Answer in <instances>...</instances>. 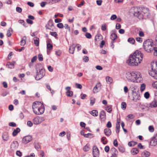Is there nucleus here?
Here are the masks:
<instances>
[{
    "mask_svg": "<svg viewBox=\"0 0 157 157\" xmlns=\"http://www.w3.org/2000/svg\"><path fill=\"white\" fill-rule=\"evenodd\" d=\"M131 13L140 19H146L150 16L149 10L146 7H134L131 8Z\"/></svg>",
    "mask_w": 157,
    "mask_h": 157,
    "instance_id": "1",
    "label": "nucleus"
},
{
    "mask_svg": "<svg viewBox=\"0 0 157 157\" xmlns=\"http://www.w3.org/2000/svg\"><path fill=\"white\" fill-rule=\"evenodd\" d=\"M143 54L139 50L136 51L132 55H130L129 59L127 60V63L129 65L136 66L140 63L142 60Z\"/></svg>",
    "mask_w": 157,
    "mask_h": 157,
    "instance_id": "2",
    "label": "nucleus"
},
{
    "mask_svg": "<svg viewBox=\"0 0 157 157\" xmlns=\"http://www.w3.org/2000/svg\"><path fill=\"white\" fill-rule=\"evenodd\" d=\"M144 50L147 52L150 53L154 51V55L157 56V48L154 47L151 40L148 39L144 41L143 44Z\"/></svg>",
    "mask_w": 157,
    "mask_h": 157,
    "instance_id": "3",
    "label": "nucleus"
},
{
    "mask_svg": "<svg viewBox=\"0 0 157 157\" xmlns=\"http://www.w3.org/2000/svg\"><path fill=\"white\" fill-rule=\"evenodd\" d=\"M32 108L34 113L37 115L43 114L44 110V105L43 103H41L38 101L33 102Z\"/></svg>",
    "mask_w": 157,
    "mask_h": 157,
    "instance_id": "4",
    "label": "nucleus"
},
{
    "mask_svg": "<svg viewBox=\"0 0 157 157\" xmlns=\"http://www.w3.org/2000/svg\"><path fill=\"white\" fill-rule=\"evenodd\" d=\"M133 75L132 76L135 77L134 78V82H140L142 80V78L141 76V74L139 72H133Z\"/></svg>",
    "mask_w": 157,
    "mask_h": 157,
    "instance_id": "5",
    "label": "nucleus"
},
{
    "mask_svg": "<svg viewBox=\"0 0 157 157\" xmlns=\"http://www.w3.org/2000/svg\"><path fill=\"white\" fill-rule=\"evenodd\" d=\"M36 67V73L42 74L44 76L45 75L44 69L41 64H37Z\"/></svg>",
    "mask_w": 157,
    "mask_h": 157,
    "instance_id": "6",
    "label": "nucleus"
},
{
    "mask_svg": "<svg viewBox=\"0 0 157 157\" xmlns=\"http://www.w3.org/2000/svg\"><path fill=\"white\" fill-rule=\"evenodd\" d=\"M151 67V70L149 71V75L152 77L156 78L157 77V70L154 67L153 65H152Z\"/></svg>",
    "mask_w": 157,
    "mask_h": 157,
    "instance_id": "7",
    "label": "nucleus"
},
{
    "mask_svg": "<svg viewBox=\"0 0 157 157\" xmlns=\"http://www.w3.org/2000/svg\"><path fill=\"white\" fill-rule=\"evenodd\" d=\"M117 35L115 33H112L110 35V38L112 40L111 47L112 48H114V45L113 44L115 42V40L117 38Z\"/></svg>",
    "mask_w": 157,
    "mask_h": 157,
    "instance_id": "8",
    "label": "nucleus"
},
{
    "mask_svg": "<svg viewBox=\"0 0 157 157\" xmlns=\"http://www.w3.org/2000/svg\"><path fill=\"white\" fill-rule=\"evenodd\" d=\"M133 72H132L131 73L129 72H128L126 74V78L128 80V81L130 82H134V76H132L133 75Z\"/></svg>",
    "mask_w": 157,
    "mask_h": 157,
    "instance_id": "9",
    "label": "nucleus"
},
{
    "mask_svg": "<svg viewBox=\"0 0 157 157\" xmlns=\"http://www.w3.org/2000/svg\"><path fill=\"white\" fill-rule=\"evenodd\" d=\"M45 27L46 29H49L50 30L53 31L54 26L52 21L49 20Z\"/></svg>",
    "mask_w": 157,
    "mask_h": 157,
    "instance_id": "10",
    "label": "nucleus"
},
{
    "mask_svg": "<svg viewBox=\"0 0 157 157\" xmlns=\"http://www.w3.org/2000/svg\"><path fill=\"white\" fill-rule=\"evenodd\" d=\"M32 139V137L30 135H28L25 136L22 139V141L23 143L27 144L30 142Z\"/></svg>",
    "mask_w": 157,
    "mask_h": 157,
    "instance_id": "11",
    "label": "nucleus"
},
{
    "mask_svg": "<svg viewBox=\"0 0 157 157\" xmlns=\"http://www.w3.org/2000/svg\"><path fill=\"white\" fill-rule=\"evenodd\" d=\"M93 154L94 157H98L99 152L98 147L96 146H94L93 148Z\"/></svg>",
    "mask_w": 157,
    "mask_h": 157,
    "instance_id": "12",
    "label": "nucleus"
},
{
    "mask_svg": "<svg viewBox=\"0 0 157 157\" xmlns=\"http://www.w3.org/2000/svg\"><path fill=\"white\" fill-rule=\"evenodd\" d=\"M120 118H117L116 124V132L117 134H118L120 132Z\"/></svg>",
    "mask_w": 157,
    "mask_h": 157,
    "instance_id": "13",
    "label": "nucleus"
},
{
    "mask_svg": "<svg viewBox=\"0 0 157 157\" xmlns=\"http://www.w3.org/2000/svg\"><path fill=\"white\" fill-rule=\"evenodd\" d=\"M44 120V118H34L33 120V122L34 124H38Z\"/></svg>",
    "mask_w": 157,
    "mask_h": 157,
    "instance_id": "14",
    "label": "nucleus"
},
{
    "mask_svg": "<svg viewBox=\"0 0 157 157\" xmlns=\"http://www.w3.org/2000/svg\"><path fill=\"white\" fill-rule=\"evenodd\" d=\"M18 146V143L17 141H14L11 144V148L12 150L17 149Z\"/></svg>",
    "mask_w": 157,
    "mask_h": 157,
    "instance_id": "15",
    "label": "nucleus"
},
{
    "mask_svg": "<svg viewBox=\"0 0 157 157\" xmlns=\"http://www.w3.org/2000/svg\"><path fill=\"white\" fill-rule=\"evenodd\" d=\"M101 87V84L100 83H98L94 87L93 89V92L94 93L98 92V89H100Z\"/></svg>",
    "mask_w": 157,
    "mask_h": 157,
    "instance_id": "16",
    "label": "nucleus"
},
{
    "mask_svg": "<svg viewBox=\"0 0 157 157\" xmlns=\"http://www.w3.org/2000/svg\"><path fill=\"white\" fill-rule=\"evenodd\" d=\"M104 132L105 134L108 136H110L111 133V130L108 128L105 129L104 130Z\"/></svg>",
    "mask_w": 157,
    "mask_h": 157,
    "instance_id": "17",
    "label": "nucleus"
},
{
    "mask_svg": "<svg viewBox=\"0 0 157 157\" xmlns=\"http://www.w3.org/2000/svg\"><path fill=\"white\" fill-rule=\"evenodd\" d=\"M149 106L150 108L156 107L157 106V104H156V101L154 100L153 101H152L151 103L149 104Z\"/></svg>",
    "mask_w": 157,
    "mask_h": 157,
    "instance_id": "18",
    "label": "nucleus"
},
{
    "mask_svg": "<svg viewBox=\"0 0 157 157\" xmlns=\"http://www.w3.org/2000/svg\"><path fill=\"white\" fill-rule=\"evenodd\" d=\"M20 129L19 128H17L15 129H14L12 133V135L13 136H16L18 133L20 131Z\"/></svg>",
    "mask_w": 157,
    "mask_h": 157,
    "instance_id": "19",
    "label": "nucleus"
},
{
    "mask_svg": "<svg viewBox=\"0 0 157 157\" xmlns=\"http://www.w3.org/2000/svg\"><path fill=\"white\" fill-rule=\"evenodd\" d=\"M34 43L36 46H38L39 45V39L38 37H36L33 38Z\"/></svg>",
    "mask_w": 157,
    "mask_h": 157,
    "instance_id": "20",
    "label": "nucleus"
},
{
    "mask_svg": "<svg viewBox=\"0 0 157 157\" xmlns=\"http://www.w3.org/2000/svg\"><path fill=\"white\" fill-rule=\"evenodd\" d=\"M47 49L51 51L52 50L53 48L52 45L50 43L48 42V41H47Z\"/></svg>",
    "mask_w": 157,
    "mask_h": 157,
    "instance_id": "21",
    "label": "nucleus"
},
{
    "mask_svg": "<svg viewBox=\"0 0 157 157\" xmlns=\"http://www.w3.org/2000/svg\"><path fill=\"white\" fill-rule=\"evenodd\" d=\"M139 152V150L137 148H134L131 150V153L132 155H135L137 154Z\"/></svg>",
    "mask_w": 157,
    "mask_h": 157,
    "instance_id": "22",
    "label": "nucleus"
},
{
    "mask_svg": "<svg viewBox=\"0 0 157 157\" xmlns=\"http://www.w3.org/2000/svg\"><path fill=\"white\" fill-rule=\"evenodd\" d=\"M13 31V30L11 28H10L7 30L6 35L8 37H10Z\"/></svg>",
    "mask_w": 157,
    "mask_h": 157,
    "instance_id": "23",
    "label": "nucleus"
},
{
    "mask_svg": "<svg viewBox=\"0 0 157 157\" xmlns=\"http://www.w3.org/2000/svg\"><path fill=\"white\" fill-rule=\"evenodd\" d=\"M110 151H112V155H117L118 153V151L114 147H113L111 148L110 149Z\"/></svg>",
    "mask_w": 157,
    "mask_h": 157,
    "instance_id": "24",
    "label": "nucleus"
},
{
    "mask_svg": "<svg viewBox=\"0 0 157 157\" xmlns=\"http://www.w3.org/2000/svg\"><path fill=\"white\" fill-rule=\"evenodd\" d=\"M43 76H43L42 74L36 73V75L35 77V78L37 80H39L42 78Z\"/></svg>",
    "mask_w": 157,
    "mask_h": 157,
    "instance_id": "25",
    "label": "nucleus"
},
{
    "mask_svg": "<svg viewBox=\"0 0 157 157\" xmlns=\"http://www.w3.org/2000/svg\"><path fill=\"white\" fill-rule=\"evenodd\" d=\"M106 80L107 82L109 84H110L112 82H113V79L112 78L109 77L107 76L106 77Z\"/></svg>",
    "mask_w": 157,
    "mask_h": 157,
    "instance_id": "26",
    "label": "nucleus"
},
{
    "mask_svg": "<svg viewBox=\"0 0 157 157\" xmlns=\"http://www.w3.org/2000/svg\"><path fill=\"white\" fill-rule=\"evenodd\" d=\"M26 39V36H24L22 38L21 41V46H24L25 44V40Z\"/></svg>",
    "mask_w": 157,
    "mask_h": 157,
    "instance_id": "27",
    "label": "nucleus"
},
{
    "mask_svg": "<svg viewBox=\"0 0 157 157\" xmlns=\"http://www.w3.org/2000/svg\"><path fill=\"white\" fill-rule=\"evenodd\" d=\"M76 47V46H74V47L71 48V47H70L69 48V52L70 53L73 54L74 53V51L75 48Z\"/></svg>",
    "mask_w": 157,
    "mask_h": 157,
    "instance_id": "28",
    "label": "nucleus"
},
{
    "mask_svg": "<svg viewBox=\"0 0 157 157\" xmlns=\"http://www.w3.org/2000/svg\"><path fill=\"white\" fill-rule=\"evenodd\" d=\"M7 66L8 67V68L10 69H12L14 67V64L13 63H11L8 62L7 64Z\"/></svg>",
    "mask_w": 157,
    "mask_h": 157,
    "instance_id": "29",
    "label": "nucleus"
},
{
    "mask_svg": "<svg viewBox=\"0 0 157 157\" xmlns=\"http://www.w3.org/2000/svg\"><path fill=\"white\" fill-rule=\"evenodd\" d=\"M150 144L152 145L155 146L157 144V141L152 138L151 140Z\"/></svg>",
    "mask_w": 157,
    "mask_h": 157,
    "instance_id": "30",
    "label": "nucleus"
},
{
    "mask_svg": "<svg viewBox=\"0 0 157 157\" xmlns=\"http://www.w3.org/2000/svg\"><path fill=\"white\" fill-rule=\"evenodd\" d=\"M90 114L96 117L98 116V111L95 110H93L91 111Z\"/></svg>",
    "mask_w": 157,
    "mask_h": 157,
    "instance_id": "31",
    "label": "nucleus"
},
{
    "mask_svg": "<svg viewBox=\"0 0 157 157\" xmlns=\"http://www.w3.org/2000/svg\"><path fill=\"white\" fill-rule=\"evenodd\" d=\"M137 144V143L136 142L134 141H131L128 142V145L130 147H132L135 146Z\"/></svg>",
    "mask_w": 157,
    "mask_h": 157,
    "instance_id": "32",
    "label": "nucleus"
},
{
    "mask_svg": "<svg viewBox=\"0 0 157 157\" xmlns=\"http://www.w3.org/2000/svg\"><path fill=\"white\" fill-rule=\"evenodd\" d=\"M100 118H105V113L104 111L102 110L101 111L100 114Z\"/></svg>",
    "mask_w": 157,
    "mask_h": 157,
    "instance_id": "33",
    "label": "nucleus"
},
{
    "mask_svg": "<svg viewBox=\"0 0 157 157\" xmlns=\"http://www.w3.org/2000/svg\"><path fill=\"white\" fill-rule=\"evenodd\" d=\"M128 41L131 44H134L135 42V40L133 38H129L128 39Z\"/></svg>",
    "mask_w": 157,
    "mask_h": 157,
    "instance_id": "34",
    "label": "nucleus"
},
{
    "mask_svg": "<svg viewBox=\"0 0 157 157\" xmlns=\"http://www.w3.org/2000/svg\"><path fill=\"white\" fill-rule=\"evenodd\" d=\"M95 99L91 97L90 98V105L91 106H92L94 105V104L95 102Z\"/></svg>",
    "mask_w": 157,
    "mask_h": 157,
    "instance_id": "35",
    "label": "nucleus"
},
{
    "mask_svg": "<svg viewBox=\"0 0 157 157\" xmlns=\"http://www.w3.org/2000/svg\"><path fill=\"white\" fill-rule=\"evenodd\" d=\"M89 145L88 144H86L83 148V150L85 151H89Z\"/></svg>",
    "mask_w": 157,
    "mask_h": 157,
    "instance_id": "36",
    "label": "nucleus"
},
{
    "mask_svg": "<svg viewBox=\"0 0 157 157\" xmlns=\"http://www.w3.org/2000/svg\"><path fill=\"white\" fill-rule=\"evenodd\" d=\"M106 110L107 112L110 113L112 110V108L111 105H108L106 108Z\"/></svg>",
    "mask_w": 157,
    "mask_h": 157,
    "instance_id": "37",
    "label": "nucleus"
},
{
    "mask_svg": "<svg viewBox=\"0 0 157 157\" xmlns=\"http://www.w3.org/2000/svg\"><path fill=\"white\" fill-rule=\"evenodd\" d=\"M66 95L68 97H72L73 95V92L71 91L66 92Z\"/></svg>",
    "mask_w": 157,
    "mask_h": 157,
    "instance_id": "38",
    "label": "nucleus"
},
{
    "mask_svg": "<svg viewBox=\"0 0 157 157\" xmlns=\"http://www.w3.org/2000/svg\"><path fill=\"white\" fill-rule=\"evenodd\" d=\"M2 137L3 140L5 141H7L8 139V136L6 134H3Z\"/></svg>",
    "mask_w": 157,
    "mask_h": 157,
    "instance_id": "39",
    "label": "nucleus"
},
{
    "mask_svg": "<svg viewBox=\"0 0 157 157\" xmlns=\"http://www.w3.org/2000/svg\"><path fill=\"white\" fill-rule=\"evenodd\" d=\"M18 22L20 24H23V25L24 27H27V26H26V24L25 23L24 20H20L18 21Z\"/></svg>",
    "mask_w": 157,
    "mask_h": 157,
    "instance_id": "40",
    "label": "nucleus"
},
{
    "mask_svg": "<svg viewBox=\"0 0 157 157\" xmlns=\"http://www.w3.org/2000/svg\"><path fill=\"white\" fill-rule=\"evenodd\" d=\"M121 108L123 109H124L126 108V104L125 102H123L121 104Z\"/></svg>",
    "mask_w": 157,
    "mask_h": 157,
    "instance_id": "41",
    "label": "nucleus"
},
{
    "mask_svg": "<svg viewBox=\"0 0 157 157\" xmlns=\"http://www.w3.org/2000/svg\"><path fill=\"white\" fill-rule=\"evenodd\" d=\"M105 137H103L101 138V141L102 142L103 144H106L107 143V141L105 140Z\"/></svg>",
    "mask_w": 157,
    "mask_h": 157,
    "instance_id": "42",
    "label": "nucleus"
},
{
    "mask_svg": "<svg viewBox=\"0 0 157 157\" xmlns=\"http://www.w3.org/2000/svg\"><path fill=\"white\" fill-rule=\"evenodd\" d=\"M146 85L144 84H142L140 86V91H143L145 89Z\"/></svg>",
    "mask_w": 157,
    "mask_h": 157,
    "instance_id": "43",
    "label": "nucleus"
},
{
    "mask_svg": "<svg viewBox=\"0 0 157 157\" xmlns=\"http://www.w3.org/2000/svg\"><path fill=\"white\" fill-rule=\"evenodd\" d=\"M144 155L145 157H148L150 156V153L147 151H145L144 152Z\"/></svg>",
    "mask_w": 157,
    "mask_h": 157,
    "instance_id": "44",
    "label": "nucleus"
},
{
    "mask_svg": "<svg viewBox=\"0 0 157 157\" xmlns=\"http://www.w3.org/2000/svg\"><path fill=\"white\" fill-rule=\"evenodd\" d=\"M57 27L60 29H62L63 27V23H60L57 25Z\"/></svg>",
    "mask_w": 157,
    "mask_h": 157,
    "instance_id": "45",
    "label": "nucleus"
},
{
    "mask_svg": "<svg viewBox=\"0 0 157 157\" xmlns=\"http://www.w3.org/2000/svg\"><path fill=\"white\" fill-rule=\"evenodd\" d=\"M150 96V94L149 93L147 92H146L144 94V97L146 99H148L149 98Z\"/></svg>",
    "mask_w": 157,
    "mask_h": 157,
    "instance_id": "46",
    "label": "nucleus"
},
{
    "mask_svg": "<svg viewBox=\"0 0 157 157\" xmlns=\"http://www.w3.org/2000/svg\"><path fill=\"white\" fill-rule=\"evenodd\" d=\"M148 129L149 131L151 132H153L154 130V128L152 126H150L149 127Z\"/></svg>",
    "mask_w": 157,
    "mask_h": 157,
    "instance_id": "47",
    "label": "nucleus"
},
{
    "mask_svg": "<svg viewBox=\"0 0 157 157\" xmlns=\"http://www.w3.org/2000/svg\"><path fill=\"white\" fill-rule=\"evenodd\" d=\"M35 147L36 149L39 151L40 149V146L38 144H36L35 145Z\"/></svg>",
    "mask_w": 157,
    "mask_h": 157,
    "instance_id": "48",
    "label": "nucleus"
},
{
    "mask_svg": "<svg viewBox=\"0 0 157 157\" xmlns=\"http://www.w3.org/2000/svg\"><path fill=\"white\" fill-rule=\"evenodd\" d=\"M85 36L88 39H90L92 37L91 34L88 33H86Z\"/></svg>",
    "mask_w": 157,
    "mask_h": 157,
    "instance_id": "49",
    "label": "nucleus"
},
{
    "mask_svg": "<svg viewBox=\"0 0 157 157\" xmlns=\"http://www.w3.org/2000/svg\"><path fill=\"white\" fill-rule=\"evenodd\" d=\"M50 34L52 36L56 37L57 36V34L56 32H50Z\"/></svg>",
    "mask_w": 157,
    "mask_h": 157,
    "instance_id": "50",
    "label": "nucleus"
},
{
    "mask_svg": "<svg viewBox=\"0 0 157 157\" xmlns=\"http://www.w3.org/2000/svg\"><path fill=\"white\" fill-rule=\"evenodd\" d=\"M117 18V16L116 15L113 14L110 17V19L111 20H114Z\"/></svg>",
    "mask_w": 157,
    "mask_h": 157,
    "instance_id": "51",
    "label": "nucleus"
},
{
    "mask_svg": "<svg viewBox=\"0 0 157 157\" xmlns=\"http://www.w3.org/2000/svg\"><path fill=\"white\" fill-rule=\"evenodd\" d=\"M118 149L122 153L124 152L125 151L124 148L122 147H118Z\"/></svg>",
    "mask_w": 157,
    "mask_h": 157,
    "instance_id": "52",
    "label": "nucleus"
},
{
    "mask_svg": "<svg viewBox=\"0 0 157 157\" xmlns=\"http://www.w3.org/2000/svg\"><path fill=\"white\" fill-rule=\"evenodd\" d=\"M106 25L105 24L102 25L101 27V29L102 31H104L106 29Z\"/></svg>",
    "mask_w": 157,
    "mask_h": 157,
    "instance_id": "53",
    "label": "nucleus"
},
{
    "mask_svg": "<svg viewBox=\"0 0 157 157\" xmlns=\"http://www.w3.org/2000/svg\"><path fill=\"white\" fill-rule=\"evenodd\" d=\"M136 98H134V97H133V100L135 101H136L137 100H139L140 99V96L139 95H136Z\"/></svg>",
    "mask_w": 157,
    "mask_h": 157,
    "instance_id": "54",
    "label": "nucleus"
},
{
    "mask_svg": "<svg viewBox=\"0 0 157 157\" xmlns=\"http://www.w3.org/2000/svg\"><path fill=\"white\" fill-rule=\"evenodd\" d=\"M38 59L40 61H42L43 60V56L41 54H40L38 55Z\"/></svg>",
    "mask_w": 157,
    "mask_h": 157,
    "instance_id": "55",
    "label": "nucleus"
},
{
    "mask_svg": "<svg viewBox=\"0 0 157 157\" xmlns=\"http://www.w3.org/2000/svg\"><path fill=\"white\" fill-rule=\"evenodd\" d=\"M83 59L85 62H87L89 61V58L87 56H84Z\"/></svg>",
    "mask_w": 157,
    "mask_h": 157,
    "instance_id": "56",
    "label": "nucleus"
},
{
    "mask_svg": "<svg viewBox=\"0 0 157 157\" xmlns=\"http://www.w3.org/2000/svg\"><path fill=\"white\" fill-rule=\"evenodd\" d=\"M136 40L140 43H141L142 42L143 40L142 38L140 37H137L136 38Z\"/></svg>",
    "mask_w": 157,
    "mask_h": 157,
    "instance_id": "57",
    "label": "nucleus"
},
{
    "mask_svg": "<svg viewBox=\"0 0 157 157\" xmlns=\"http://www.w3.org/2000/svg\"><path fill=\"white\" fill-rule=\"evenodd\" d=\"M9 125L10 126L15 127L16 126V124L13 122H11L9 123Z\"/></svg>",
    "mask_w": 157,
    "mask_h": 157,
    "instance_id": "58",
    "label": "nucleus"
},
{
    "mask_svg": "<svg viewBox=\"0 0 157 157\" xmlns=\"http://www.w3.org/2000/svg\"><path fill=\"white\" fill-rule=\"evenodd\" d=\"M64 27L66 29H68V31L69 32L70 31H71L70 27L69 26H68V24H65L64 25Z\"/></svg>",
    "mask_w": 157,
    "mask_h": 157,
    "instance_id": "59",
    "label": "nucleus"
},
{
    "mask_svg": "<svg viewBox=\"0 0 157 157\" xmlns=\"http://www.w3.org/2000/svg\"><path fill=\"white\" fill-rule=\"evenodd\" d=\"M16 155L19 156L21 157L22 155V153L19 151H17L16 152Z\"/></svg>",
    "mask_w": 157,
    "mask_h": 157,
    "instance_id": "60",
    "label": "nucleus"
},
{
    "mask_svg": "<svg viewBox=\"0 0 157 157\" xmlns=\"http://www.w3.org/2000/svg\"><path fill=\"white\" fill-rule=\"evenodd\" d=\"M27 22L29 24H32L33 23V22L31 20L29 19H27L26 20Z\"/></svg>",
    "mask_w": 157,
    "mask_h": 157,
    "instance_id": "61",
    "label": "nucleus"
},
{
    "mask_svg": "<svg viewBox=\"0 0 157 157\" xmlns=\"http://www.w3.org/2000/svg\"><path fill=\"white\" fill-rule=\"evenodd\" d=\"M16 10L18 13H21L22 11V9L20 7H17L16 8Z\"/></svg>",
    "mask_w": 157,
    "mask_h": 157,
    "instance_id": "62",
    "label": "nucleus"
},
{
    "mask_svg": "<svg viewBox=\"0 0 157 157\" xmlns=\"http://www.w3.org/2000/svg\"><path fill=\"white\" fill-rule=\"evenodd\" d=\"M75 86H76V87L78 88L81 89L82 88V86L79 84L78 83H76L75 84Z\"/></svg>",
    "mask_w": 157,
    "mask_h": 157,
    "instance_id": "63",
    "label": "nucleus"
},
{
    "mask_svg": "<svg viewBox=\"0 0 157 157\" xmlns=\"http://www.w3.org/2000/svg\"><path fill=\"white\" fill-rule=\"evenodd\" d=\"M102 2V1L101 0H97L96 1V3L98 5L101 6V5Z\"/></svg>",
    "mask_w": 157,
    "mask_h": 157,
    "instance_id": "64",
    "label": "nucleus"
}]
</instances>
